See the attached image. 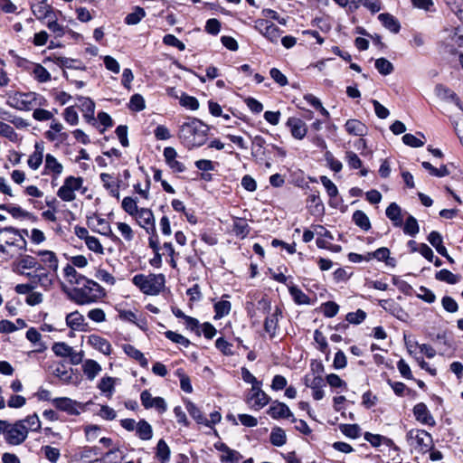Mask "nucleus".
Listing matches in <instances>:
<instances>
[{"mask_svg": "<svg viewBox=\"0 0 463 463\" xmlns=\"http://www.w3.org/2000/svg\"><path fill=\"white\" fill-rule=\"evenodd\" d=\"M14 273L26 277L29 281L38 284L43 289H49L52 283V276L45 272L38 260L32 255H21L12 264Z\"/></svg>", "mask_w": 463, "mask_h": 463, "instance_id": "obj_1", "label": "nucleus"}, {"mask_svg": "<svg viewBox=\"0 0 463 463\" xmlns=\"http://www.w3.org/2000/svg\"><path fill=\"white\" fill-rule=\"evenodd\" d=\"M208 127L198 118H190L180 126L178 138L181 143L192 149L203 146L208 135Z\"/></svg>", "mask_w": 463, "mask_h": 463, "instance_id": "obj_2", "label": "nucleus"}, {"mask_svg": "<svg viewBox=\"0 0 463 463\" xmlns=\"http://www.w3.org/2000/svg\"><path fill=\"white\" fill-rule=\"evenodd\" d=\"M76 283L81 287L74 288L71 299L78 305H89L98 302L106 296V290L96 281L79 276Z\"/></svg>", "mask_w": 463, "mask_h": 463, "instance_id": "obj_3", "label": "nucleus"}, {"mask_svg": "<svg viewBox=\"0 0 463 463\" xmlns=\"http://www.w3.org/2000/svg\"><path fill=\"white\" fill-rule=\"evenodd\" d=\"M27 241L23 234L13 227L0 229V253L13 258L26 250Z\"/></svg>", "mask_w": 463, "mask_h": 463, "instance_id": "obj_4", "label": "nucleus"}, {"mask_svg": "<svg viewBox=\"0 0 463 463\" xmlns=\"http://www.w3.org/2000/svg\"><path fill=\"white\" fill-rule=\"evenodd\" d=\"M46 99L35 92H14L8 95L7 104L18 110L29 111L45 105Z\"/></svg>", "mask_w": 463, "mask_h": 463, "instance_id": "obj_5", "label": "nucleus"}, {"mask_svg": "<svg viewBox=\"0 0 463 463\" xmlns=\"http://www.w3.org/2000/svg\"><path fill=\"white\" fill-rule=\"evenodd\" d=\"M133 284L146 295L155 296L161 292L165 287L163 274H137L132 279Z\"/></svg>", "mask_w": 463, "mask_h": 463, "instance_id": "obj_6", "label": "nucleus"}, {"mask_svg": "<svg viewBox=\"0 0 463 463\" xmlns=\"http://www.w3.org/2000/svg\"><path fill=\"white\" fill-rule=\"evenodd\" d=\"M0 434L4 436L5 441L11 446H19L23 444L26 439V429L22 421H14L13 423L0 420Z\"/></svg>", "mask_w": 463, "mask_h": 463, "instance_id": "obj_7", "label": "nucleus"}, {"mask_svg": "<svg viewBox=\"0 0 463 463\" xmlns=\"http://www.w3.org/2000/svg\"><path fill=\"white\" fill-rule=\"evenodd\" d=\"M406 439L410 446L425 453L433 447L431 435L423 430L412 429L406 434Z\"/></svg>", "mask_w": 463, "mask_h": 463, "instance_id": "obj_8", "label": "nucleus"}, {"mask_svg": "<svg viewBox=\"0 0 463 463\" xmlns=\"http://www.w3.org/2000/svg\"><path fill=\"white\" fill-rule=\"evenodd\" d=\"M83 184L82 177L70 175L63 181L62 185L57 191V196L63 202H72L76 199L75 192Z\"/></svg>", "mask_w": 463, "mask_h": 463, "instance_id": "obj_9", "label": "nucleus"}, {"mask_svg": "<svg viewBox=\"0 0 463 463\" xmlns=\"http://www.w3.org/2000/svg\"><path fill=\"white\" fill-rule=\"evenodd\" d=\"M254 28L272 43H278L282 33V31L276 24L266 19L256 20Z\"/></svg>", "mask_w": 463, "mask_h": 463, "instance_id": "obj_10", "label": "nucleus"}, {"mask_svg": "<svg viewBox=\"0 0 463 463\" xmlns=\"http://www.w3.org/2000/svg\"><path fill=\"white\" fill-rule=\"evenodd\" d=\"M261 386L262 383L251 386L247 395V402L256 411L262 409L270 402V397L261 389Z\"/></svg>", "mask_w": 463, "mask_h": 463, "instance_id": "obj_11", "label": "nucleus"}, {"mask_svg": "<svg viewBox=\"0 0 463 463\" xmlns=\"http://www.w3.org/2000/svg\"><path fill=\"white\" fill-rule=\"evenodd\" d=\"M54 407L60 411H65L70 415H80L81 411H85L86 405L74 401L68 397H60L52 400Z\"/></svg>", "mask_w": 463, "mask_h": 463, "instance_id": "obj_12", "label": "nucleus"}, {"mask_svg": "<svg viewBox=\"0 0 463 463\" xmlns=\"http://www.w3.org/2000/svg\"><path fill=\"white\" fill-rule=\"evenodd\" d=\"M63 171V165L56 158L55 156L50 153L45 155L43 175L51 176L52 181L53 182L60 178Z\"/></svg>", "mask_w": 463, "mask_h": 463, "instance_id": "obj_13", "label": "nucleus"}, {"mask_svg": "<svg viewBox=\"0 0 463 463\" xmlns=\"http://www.w3.org/2000/svg\"><path fill=\"white\" fill-rule=\"evenodd\" d=\"M137 223L148 234L156 233V220L153 212L148 208H140V210L133 216Z\"/></svg>", "mask_w": 463, "mask_h": 463, "instance_id": "obj_14", "label": "nucleus"}, {"mask_svg": "<svg viewBox=\"0 0 463 463\" xmlns=\"http://www.w3.org/2000/svg\"><path fill=\"white\" fill-rule=\"evenodd\" d=\"M304 384L312 389V396L316 401H319L324 398L325 392L323 391V387L325 386V383L321 374H307L304 377Z\"/></svg>", "mask_w": 463, "mask_h": 463, "instance_id": "obj_15", "label": "nucleus"}, {"mask_svg": "<svg viewBox=\"0 0 463 463\" xmlns=\"http://www.w3.org/2000/svg\"><path fill=\"white\" fill-rule=\"evenodd\" d=\"M34 254L40 257L39 263L45 269V272L51 275L50 271H56L58 269V258L52 250H38Z\"/></svg>", "mask_w": 463, "mask_h": 463, "instance_id": "obj_16", "label": "nucleus"}, {"mask_svg": "<svg viewBox=\"0 0 463 463\" xmlns=\"http://www.w3.org/2000/svg\"><path fill=\"white\" fill-rule=\"evenodd\" d=\"M140 400L146 409L154 408L160 413L165 412L167 409L166 402L162 397H152L147 390L141 392Z\"/></svg>", "mask_w": 463, "mask_h": 463, "instance_id": "obj_17", "label": "nucleus"}, {"mask_svg": "<svg viewBox=\"0 0 463 463\" xmlns=\"http://www.w3.org/2000/svg\"><path fill=\"white\" fill-rule=\"evenodd\" d=\"M44 150V143L43 141L35 142L34 150L27 160V165L31 170L37 171L43 165V159L45 160Z\"/></svg>", "mask_w": 463, "mask_h": 463, "instance_id": "obj_18", "label": "nucleus"}, {"mask_svg": "<svg viewBox=\"0 0 463 463\" xmlns=\"http://www.w3.org/2000/svg\"><path fill=\"white\" fill-rule=\"evenodd\" d=\"M31 9L34 16L40 21L48 18H55V12L53 8L48 5L47 0H39L32 5Z\"/></svg>", "mask_w": 463, "mask_h": 463, "instance_id": "obj_19", "label": "nucleus"}, {"mask_svg": "<svg viewBox=\"0 0 463 463\" xmlns=\"http://www.w3.org/2000/svg\"><path fill=\"white\" fill-rule=\"evenodd\" d=\"M413 415L421 424L432 427L436 423L433 416L423 402H419L413 407Z\"/></svg>", "mask_w": 463, "mask_h": 463, "instance_id": "obj_20", "label": "nucleus"}, {"mask_svg": "<svg viewBox=\"0 0 463 463\" xmlns=\"http://www.w3.org/2000/svg\"><path fill=\"white\" fill-rule=\"evenodd\" d=\"M286 125L289 128L292 137L296 139L301 140L307 135V125L300 118L295 117L288 118Z\"/></svg>", "mask_w": 463, "mask_h": 463, "instance_id": "obj_21", "label": "nucleus"}, {"mask_svg": "<svg viewBox=\"0 0 463 463\" xmlns=\"http://www.w3.org/2000/svg\"><path fill=\"white\" fill-rule=\"evenodd\" d=\"M65 322L68 327L73 331L84 332L87 330L88 324L85 318L79 311H73L66 316Z\"/></svg>", "mask_w": 463, "mask_h": 463, "instance_id": "obj_22", "label": "nucleus"}, {"mask_svg": "<svg viewBox=\"0 0 463 463\" xmlns=\"http://www.w3.org/2000/svg\"><path fill=\"white\" fill-rule=\"evenodd\" d=\"M88 345H90L94 349L98 350L99 352L102 353L105 355H109L112 351V346L110 343L104 337L92 334L88 336L87 339Z\"/></svg>", "mask_w": 463, "mask_h": 463, "instance_id": "obj_23", "label": "nucleus"}, {"mask_svg": "<svg viewBox=\"0 0 463 463\" xmlns=\"http://www.w3.org/2000/svg\"><path fill=\"white\" fill-rule=\"evenodd\" d=\"M214 447L222 452L221 461L222 463H238L242 458L239 451L230 449L224 443H216Z\"/></svg>", "mask_w": 463, "mask_h": 463, "instance_id": "obj_24", "label": "nucleus"}, {"mask_svg": "<svg viewBox=\"0 0 463 463\" xmlns=\"http://www.w3.org/2000/svg\"><path fill=\"white\" fill-rule=\"evenodd\" d=\"M267 413L272 419H287L292 417V412L284 402H280L279 401H273L267 411Z\"/></svg>", "mask_w": 463, "mask_h": 463, "instance_id": "obj_25", "label": "nucleus"}, {"mask_svg": "<svg viewBox=\"0 0 463 463\" xmlns=\"http://www.w3.org/2000/svg\"><path fill=\"white\" fill-rule=\"evenodd\" d=\"M282 316V311L279 307H276L274 311L267 316L264 322V329L271 338L276 335L279 317Z\"/></svg>", "mask_w": 463, "mask_h": 463, "instance_id": "obj_26", "label": "nucleus"}, {"mask_svg": "<svg viewBox=\"0 0 463 463\" xmlns=\"http://www.w3.org/2000/svg\"><path fill=\"white\" fill-rule=\"evenodd\" d=\"M99 451L97 447H84L74 454L73 458L78 463H91L98 460L96 457L99 455Z\"/></svg>", "mask_w": 463, "mask_h": 463, "instance_id": "obj_27", "label": "nucleus"}, {"mask_svg": "<svg viewBox=\"0 0 463 463\" xmlns=\"http://www.w3.org/2000/svg\"><path fill=\"white\" fill-rule=\"evenodd\" d=\"M77 106L83 113L84 118L90 121L94 118L95 113V103L90 99L86 97H77Z\"/></svg>", "mask_w": 463, "mask_h": 463, "instance_id": "obj_28", "label": "nucleus"}, {"mask_svg": "<svg viewBox=\"0 0 463 463\" xmlns=\"http://www.w3.org/2000/svg\"><path fill=\"white\" fill-rule=\"evenodd\" d=\"M100 180L111 196L119 197V184L118 180L107 173L100 174Z\"/></svg>", "mask_w": 463, "mask_h": 463, "instance_id": "obj_29", "label": "nucleus"}, {"mask_svg": "<svg viewBox=\"0 0 463 463\" xmlns=\"http://www.w3.org/2000/svg\"><path fill=\"white\" fill-rule=\"evenodd\" d=\"M386 216L392 221L393 226L402 227L403 219L402 215V208L396 203H392L386 208Z\"/></svg>", "mask_w": 463, "mask_h": 463, "instance_id": "obj_30", "label": "nucleus"}, {"mask_svg": "<svg viewBox=\"0 0 463 463\" xmlns=\"http://www.w3.org/2000/svg\"><path fill=\"white\" fill-rule=\"evenodd\" d=\"M378 19L381 21L383 25L386 29L391 31L392 33H399V31L401 29V24H400L399 21L391 14H388V13L381 14H379Z\"/></svg>", "mask_w": 463, "mask_h": 463, "instance_id": "obj_31", "label": "nucleus"}, {"mask_svg": "<svg viewBox=\"0 0 463 463\" xmlns=\"http://www.w3.org/2000/svg\"><path fill=\"white\" fill-rule=\"evenodd\" d=\"M82 370L87 378L92 381L101 372V366L95 360L88 359L84 362Z\"/></svg>", "mask_w": 463, "mask_h": 463, "instance_id": "obj_32", "label": "nucleus"}, {"mask_svg": "<svg viewBox=\"0 0 463 463\" xmlns=\"http://www.w3.org/2000/svg\"><path fill=\"white\" fill-rule=\"evenodd\" d=\"M348 134L353 136H364L366 133V127L364 123L357 119H348L345 125Z\"/></svg>", "mask_w": 463, "mask_h": 463, "instance_id": "obj_33", "label": "nucleus"}, {"mask_svg": "<svg viewBox=\"0 0 463 463\" xmlns=\"http://www.w3.org/2000/svg\"><path fill=\"white\" fill-rule=\"evenodd\" d=\"M136 435L141 440H145V441L150 440L153 437L152 426L146 420H140L137 422Z\"/></svg>", "mask_w": 463, "mask_h": 463, "instance_id": "obj_34", "label": "nucleus"}, {"mask_svg": "<svg viewBox=\"0 0 463 463\" xmlns=\"http://www.w3.org/2000/svg\"><path fill=\"white\" fill-rule=\"evenodd\" d=\"M122 348H123L124 353L128 356L137 361L141 366H143V367L147 366L146 358L144 356L143 353H141L139 350H137L135 346H133L132 345H129V344H125V345H123Z\"/></svg>", "mask_w": 463, "mask_h": 463, "instance_id": "obj_35", "label": "nucleus"}, {"mask_svg": "<svg viewBox=\"0 0 463 463\" xmlns=\"http://www.w3.org/2000/svg\"><path fill=\"white\" fill-rule=\"evenodd\" d=\"M18 421H22L24 427L26 429V434L28 435L30 431L37 432L41 430V420L37 414H32L27 416L24 419L18 420Z\"/></svg>", "mask_w": 463, "mask_h": 463, "instance_id": "obj_36", "label": "nucleus"}, {"mask_svg": "<svg viewBox=\"0 0 463 463\" xmlns=\"http://www.w3.org/2000/svg\"><path fill=\"white\" fill-rule=\"evenodd\" d=\"M171 450L164 439H159L156 445V457L160 463H167L170 459Z\"/></svg>", "mask_w": 463, "mask_h": 463, "instance_id": "obj_37", "label": "nucleus"}, {"mask_svg": "<svg viewBox=\"0 0 463 463\" xmlns=\"http://www.w3.org/2000/svg\"><path fill=\"white\" fill-rule=\"evenodd\" d=\"M117 379L105 376L102 377L99 383L98 388L101 392L106 393L109 398H110L115 391V383Z\"/></svg>", "mask_w": 463, "mask_h": 463, "instance_id": "obj_38", "label": "nucleus"}, {"mask_svg": "<svg viewBox=\"0 0 463 463\" xmlns=\"http://www.w3.org/2000/svg\"><path fill=\"white\" fill-rule=\"evenodd\" d=\"M435 94L442 100L458 102L456 93L443 85H437L435 87Z\"/></svg>", "mask_w": 463, "mask_h": 463, "instance_id": "obj_39", "label": "nucleus"}, {"mask_svg": "<svg viewBox=\"0 0 463 463\" xmlns=\"http://www.w3.org/2000/svg\"><path fill=\"white\" fill-rule=\"evenodd\" d=\"M45 61H52L55 64L59 65L60 67L76 68V69H80V70H85L84 66H73V63L75 62L74 60L69 59L66 57H62V56H58L56 54L47 57L45 59Z\"/></svg>", "mask_w": 463, "mask_h": 463, "instance_id": "obj_40", "label": "nucleus"}, {"mask_svg": "<svg viewBox=\"0 0 463 463\" xmlns=\"http://www.w3.org/2000/svg\"><path fill=\"white\" fill-rule=\"evenodd\" d=\"M420 232V227L416 218L409 215L403 225V232L411 237L416 236Z\"/></svg>", "mask_w": 463, "mask_h": 463, "instance_id": "obj_41", "label": "nucleus"}, {"mask_svg": "<svg viewBox=\"0 0 463 463\" xmlns=\"http://www.w3.org/2000/svg\"><path fill=\"white\" fill-rule=\"evenodd\" d=\"M269 439L272 445L281 447L287 441L286 432L279 427L273 428Z\"/></svg>", "mask_w": 463, "mask_h": 463, "instance_id": "obj_42", "label": "nucleus"}, {"mask_svg": "<svg viewBox=\"0 0 463 463\" xmlns=\"http://www.w3.org/2000/svg\"><path fill=\"white\" fill-rule=\"evenodd\" d=\"M353 221L358 227H360L364 231H368L371 228L370 220L363 211H355L353 213Z\"/></svg>", "mask_w": 463, "mask_h": 463, "instance_id": "obj_43", "label": "nucleus"}, {"mask_svg": "<svg viewBox=\"0 0 463 463\" xmlns=\"http://www.w3.org/2000/svg\"><path fill=\"white\" fill-rule=\"evenodd\" d=\"M185 408L191 417L198 423L203 424L206 423V418L203 416L201 410L192 402H187L185 404Z\"/></svg>", "mask_w": 463, "mask_h": 463, "instance_id": "obj_44", "label": "nucleus"}, {"mask_svg": "<svg viewBox=\"0 0 463 463\" xmlns=\"http://www.w3.org/2000/svg\"><path fill=\"white\" fill-rule=\"evenodd\" d=\"M145 16V10L142 7L136 6L134 11L126 16L125 23L128 25H135L137 24Z\"/></svg>", "mask_w": 463, "mask_h": 463, "instance_id": "obj_45", "label": "nucleus"}, {"mask_svg": "<svg viewBox=\"0 0 463 463\" xmlns=\"http://www.w3.org/2000/svg\"><path fill=\"white\" fill-rule=\"evenodd\" d=\"M115 225L118 232L126 241L130 242L133 241L135 237V232L129 224L123 222H117Z\"/></svg>", "mask_w": 463, "mask_h": 463, "instance_id": "obj_46", "label": "nucleus"}, {"mask_svg": "<svg viewBox=\"0 0 463 463\" xmlns=\"http://www.w3.org/2000/svg\"><path fill=\"white\" fill-rule=\"evenodd\" d=\"M231 302L228 300H221L214 304V319H220L227 316L231 311Z\"/></svg>", "mask_w": 463, "mask_h": 463, "instance_id": "obj_47", "label": "nucleus"}, {"mask_svg": "<svg viewBox=\"0 0 463 463\" xmlns=\"http://www.w3.org/2000/svg\"><path fill=\"white\" fill-rule=\"evenodd\" d=\"M121 206L122 209L132 217L140 210L137 206V199L130 196H127L122 200Z\"/></svg>", "mask_w": 463, "mask_h": 463, "instance_id": "obj_48", "label": "nucleus"}, {"mask_svg": "<svg viewBox=\"0 0 463 463\" xmlns=\"http://www.w3.org/2000/svg\"><path fill=\"white\" fill-rule=\"evenodd\" d=\"M436 279L454 285L459 281V276L453 274L451 271L444 269L438 271L435 275Z\"/></svg>", "mask_w": 463, "mask_h": 463, "instance_id": "obj_49", "label": "nucleus"}, {"mask_svg": "<svg viewBox=\"0 0 463 463\" xmlns=\"http://www.w3.org/2000/svg\"><path fill=\"white\" fill-rule=\"evenodd\" d=\"M289 293L293 298L294 301L298 305L309 304V298L298 287H289Z\"/></svg>", "mask_w": 463, "mask_h": 463, "instance_id": "obj_50", "label": "nucleus"}, {"mask_svg": "<svg viewBox=\"0 0 463 463\" xmlns=\"http://www.w3.org/2000/svg\"><path fill=\"white\" fill-rule=\"evenodd\" d=\"M422 166L425 168L429 173L437 177H444L449 175V171L447 168L446 165H441L439 168L434 167L429 162H422Z\"/></svg>", "mask_w": 463, "mask_h": 463, "instance_id": "obj_51", "label": "nucleus"}, {"mask_svg": "<svg viewBox=\"0 0 463 463\" xmlns=\"http://www.w3.org/2000/svg\"><path fill=\"white\" fill-rule=\"evenodd\" d=\"M379 305L385 309L386 311H389L392 315L400 317V313L402 312V308L399 307V305L394 302L392 299H383L379 301Z\"/></svg>", "mask_w": 463, "mask_h": 463, "instance_id": "obj_52", "label": "nucleus"}, {"mask_svg": "<svg viewBox=\"0 0 463 463\" xmlns=\"http://www.w3.org/2000/svg\"><path fill=\"white\" fill-rule=\"evenodd\" d=\"M33 75L39 82H47L51 80L50 72L41 64H36L33 70Z\"/></svg>", "mask_w": 463, "mask_h": 463, "instance_id": "obj_53", "label": "nucleus"}, {"mask_svg": "<svg viewBox=\"0 0 463 463\" xmlns=\"http://www.w3.org/2000/svg\"><path fill=\"white\" fill-rule=\"evenodd\" d=\"M375 68L383 75H389L393 71V65L385 58H379L375 61Z\"/></svg>", "mask_w": 463, "mask_h": 463, "instance_id": "obj_54", "label": "nucleus"}, {"mask_svg": "<svg viewBox=\"0 0 463 463\" xmlns=\"http://www.w3.org/2000/svg\"><path fill=\"white\" fill-rule=\"evenodd\" d=\"M71 349L72 347L64 342L55 343L52 347L53 353L60 357H67L70 355L71 354Z\"/></svg>", "mask_w": 463, "mask_h": 463, "instance_id": "obj_55", "label": "nucleus"}, {"mask_svg": "<svg viewBox=\"0 0 463 463\" xmlns=\"http://www.w3.org/2000/svg\"><path fill=\"white\" fill-rule=\"evenodd\" d=\"M249 225L243 219H236L233 223V232L237 236L242 238L246 237L249 233Z\"/></svg>", "mask_w": 463, "mask_h": 463, "instance_id": "obj_56", "label": "nucleus"}, {"mask_svg": "<svg viewBox=\"0 0 463 463\" xmlns=\"http://www.w3.org/2000/svg\"><path fill=\"white\" fill-rule=\"evenodd\" d=\"M48 29L54 33L56 37H61L65 33L64 27L57 23V18H48L46 23Z\"/></svg>", "mask_w": 463, "mask_h": 463, "instance_id": "obj_57", "label": "nucleus"}, {"mask_svg": "<svg viewBox=\"0 0 463 463\" xmlns=\"http://www.w3.org/2000/svg\"><path fill=\"white\" fill-rule=\"evenodd\" d=\"M42 450L43 451L45 458L52 463H56L61 457L60 450L57 448L43 446Z\"/></svg>", "mask_w": 463, "mask_h": 463, "instance_id": "obj_58", "label": "nucleus"}, {"mask_svg": "<svg viewBox=\"0 0 463 463\" xmlns=\"http://www.w3.org/2000/svg\"><path fill=\"white\" fill-rule=\"evenodd\" d=\"M165 335L167 339L171 340L172 342L179 344L184 347H187L190 345L189 339H187L186 337L178 333L169 330L165 333Z\"/></svg>", "mask_w": 463, "mask_h": 463, "instance_id": "obj_59", "label": "nucleus"}, {"mask_svg": "<svg viewBox=\"0 0 463 463\" xmlns=\"http://www.w3.org/2000/svg\"><path fill=\"white\" fill-rule=\"evenodd\" d=\"M322 312L326 317H334L339 311V306L333 301H327L322 305Z\"/></svg>", "mask_w": 463, "mask_h": 463, "instance_id": "obj_60", "label": "nucleus"}, {"mask_svg": "<svg viewBox=\"0 0 463 463\" xmlns=\"http://www.w3.org/2000/svg\"><path fill=\"white\" fill-rule=\"evenodd\" d=\"M320 181L326 190L327 194L333 198L338 194L336 185L326 175L320 176Z\"/></svg>", "mask_w": 463, "mask_h": 463, "instance_id": "obj_61", "label": "nucleus"}, {"mask_svg": "<svg viewBox=\"0 0 463 463\" xmlns=\"http://www.w3.org/2000/svg\"><path fill=\"white\" fill-rule=\"evenodd\" d=\"M63 117L65 121L71 126H75L79 123V116L73 106H70L64 109Z\"/></svg>", "mask_w": 463, "mask_h": 463, "instance_id": "obj_62", "label": "nucleus"}, {"mask_svg": "<svg viewBox=\"0 0 463 463\" xmlns=\"http://www.w3.org/2000/svg\"><path fill=\"white\" fill-rule=\"evenodd\" d=\"M85 243L90 250H92L99 254L104 253L103 247L98 238L94 236H90L89 238H86Z\"/></svg>", "mask_w": 463, "mask_h": 463, "instance_id": "obj_63", "label": "nucleus"}, {"mask_svg": "<svg viewBox=\"0 0 463 463\" xmlns=\"http://www.w3.org/2000/svg\"><path fill=\"white\" fill-rule=\"evenodd\" d=\"M180 104L191 110H196L199 108V102L196 98L189 95H182Z\"/></svg>", "mask_w": 463, "mask_h": 463, "instance_id": "obj_64", "label": "nucleus"}]
</instances>
